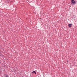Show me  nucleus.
I'll return each instance as SVG.
<instances>
[{"label": "nucleus", "mask_w": 77, "mask_h": 77, "mask_svg": "<svg viewBox=\"0 0 77 77\" xmlns=\"http://www.w3.org/2000/svg\"><path fill=\"white\" fill-rule=\"evenodd\" d=\"M32 73H35L36 74V73L35 72V71H34L32 72Z\"/></svg>", "instance_id": "nucleus-3"}, {"label": "nucleus", "mask_w": 77, "mask_h": 77, "mask_svg": "<svg viewBox=\"0 0 77 77\" xmlns=\"http://www.w3.org/2000/svg\"><path fill=\"white\" fill-rule=\"evenodd\" d=\"M72 24H70L68 25V26L69 27H71V26H72Z\"/></svg>", "instance_id": "nucleus-2"}, {"label": "nucleus", "mask_w": 77, "mask_h": 77, "mask_svg": "<svg viewBox=\"0 0 77 77\" xmlns=\"http://www.w3.org/2000/svg\"><path fill=\"white\" fill-rule=\"evenodd\" d=\"M71 2H72L71 4L72 5H74V4H75V2L74 1V0H72Z\"/></svg>", "instance_id": "nucleus-1"}]
</instances>
